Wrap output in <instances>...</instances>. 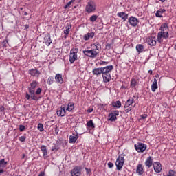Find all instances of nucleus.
I'll use <instances>...</instances> for the list:
<instances>
[{
	"label": "nucleus",
	"mask_w": 176,
	"mask_h": 176,
	"mask_svg": "<svg viewBox=\"0 0 176 176\" xmlns=\"http://www.w3.org/2000/svg\"><path fill=\"white\" fill-rule=\"evenodd\" d=\"M55 80L56 82L59 83L60 85H63V82H64V80L63 79V74H56Z\"/></svg>",
	"instance_id": "6ab92c4d"
},
{
	"label": "nucleus",
	"mask_w": 176,
	"mask_h": 176,
	"mask_svg": "<svg viewBox=\"0 0 176 176\" xmlns=\"http://www.w3.org/2000/svg\"><path fill=\"white\" fill-rule=\"evenodd\" d=\"M29 74L32 76H39V75H41V72H39L36 69H32L29 70Z\"/></svg>",
	"instance_id": "aec40b11"
},
{
	"label": "nucleus",
	"mask_w": 176,
	"mask_h": 176,
	"mask_svg": "<svg viewBox=\"0 0 176 176\" xmlns=\"http://www.w3.org/2000/svg\"><path fill=\"white\" fill-rule=\"evenodd\" d=\"M126 154H121L118 156L116 162V166L117 167V170L120 171L122 170L124 164V157H126Z\"/></svg>",
	"instance_id": "7ed1b4c3"
},
{
	"label": "nucleus",
	"mask_w": 176,
	"mask_h": 176,
	"mask_svg": "<svg viewBox=\"0 0 176 176\" xmlns=\"http://www.w3.org/2000/svg\"><path fill=\"white\" fill-rule=\"evenodd\" d=\"M3 109V107H1V109Z\"/></svg>",
	"instance_id": "338daca9"
},
{
	"label": "nucleus",
	"mask_w": 176,
	"mask_h": 176,
	"mask_svg": "<svg viewBox=\"0 0 176 176\" xmlns=\"http://www.w3.org/2000/svg\"><path fill=\"white\" fill-rule=\"evenodd\" d=\"M163 13H166V9H162L160 8L159 10H157L155 13L156 17L162 18L163 17Z\"/></svg>",
	"instance_id": "393cba45"
},
{
	"label": "nucleus",
	"mask_w": 176,
	"mask_h": 176,
	"mask_svg": "<svg viewBox=\"0 0 176 176\" xmlns=\"http://www.w3.org/2000/svg\"><path fill=\"white\" fill-rule=\"evenodd\" d=\"M93 75H101L102 74V67L94 68L92 71Z\"/></svg>",
	"instance_id": "5701e85b"
},
{
	"label": "nucleus",
	"mask_w": 176,
	"mask_h": 176,
	"mask_svg": "<svg viewBox=\"0 0 176 176\" xmlns=\"http://www.w3.org/2000/svg\"><path fill=\"white\" fill-rule=\"evenodd\" d=\"M0 173H1V174L4 173L3 168H0Z\"/></svg>",
	"instance_id": "4d7b16f0"
},
{
	"label": "nucleus",
	"mask_w": 176,
	"mask_h": 176,
	"mask_svg": "<svg viewBox=\"0 0 176 176\" xmlns=\"http://www.w3.org/2000/svg\"><path fill=\"white\" fill-rule=\"evenodd\" d=\"M157 89V79L154 78L153 82L151 85V91L155 93Z\"/></svg>",
	"instance_id": "a878e982"
},
{
	"label": "nucleus",
	"mask_w": 176,
	"mask_h": 176,
	"mask_svg": "<svg viewBox=\"0 0 176 176\" xmlns=\"http://www.w3.org/2000/svg\"><path fill=\"white\" fill-rule=\"evenodd\" d=\"M164 176H176V172L173 170H170L168 174Z\"/></svg>",
	"instance_id": "f704fd0d"
},
{
	"label": "nucleus",
	"mask_w": 176,
	"mask_h": 176,
	"mask_svg": "<svg viewBox=\"0 0 176 176\" xmlns=\"http://www.w3.org/2000/svg\"><path fill=\"white\" fill-rule=\"evenodd\" d=\"M8 166V162L5 161V159L0 160V168H5Z\"/></svg>",
	"instance_id": "7c9ffc66"
},
{
	"label": "nucleus",
	"mask_w": 176,
	"mask_h": 176,
	"mask_svg": "<svg viewBox=\"0 0 176 176\" xmlns=\"http://www.w3.org/2000/svg\"><path fill=\"white\" fill-rule=\"evenodd\" d=\"M109 120L110 122H115L118 118L116 116H119V111L116 110L113 111L112 113H110L109 115Z\"/></svg>",
	"instance_id": "9d476101"
},
{
	"label": "nucleus",
	"mask_w": 176,
	"mask_h": 176,
	"mask_svg": "<svg viewBox=\"0 0 176 176\" xmlns=\"http://www.w3.org/2000/svg\"><path fill=\"white\" fill-rule=\"evenodd\" d=\"M136 174H138L139 175H142V174H144V167H142V164H139L137 166Z\"/></svg>",
	"instance_id": "412c9836"
},
{
	"label": "nucleus",
	"mask_w": 176,
	"mask_h": 176,
	"mask_svg": "<svg viewBox=\"0 0 176 176\" xmlns=\"http://www.w3.org/2000/svg\"><path fill=\"white\" fill-rule=\"evenodd\" d=\"M161 2H165L166 0H160Z\"/></svg>",
	"instance_id": "0e129e2a"
},
{
	"label": "nucleus",
	"mask_w": 176,
	"mask_h": 176,
	"mask_svg": "<svg viewBox=\"0 0 176 176\" xmlns=\"http://www.w3.org/2000/svg\"><path fill=\"white\" fill-rule=\"evenodd\" d=\"M38 82L34 80L30 84L28 88L29 94H25L26 100H28L29 101H31V100H32L33 101H38V100H41V98H42V97L39 96V94L42 93V89L38 88L35 91V89L36 88Z\"/></svg>",
	"instance_id": "f257e3e1"
},
{
	"label": "nucleus",
	"mask_w": 176,
	"mask_h": 176,
	"mask_svg": "<svg viewBox=\"0 0 176 176\" xmlns=\"http://www.w3.org/2000/svg\"><path fill=\"white\" fill-rule=\"evenodd\" d=\"M93 111H94V109L93 108H89L87 109L88 113H91V112H93Z\"/></svg>",
	"instance_id": "8fccbe9b"
},
{
	"label": "nucleus",
	"mask_w": 176,
	"mask_h": 176,
	"mask_svg": "<svg viewBox=\"0 0 176 176\" xmlns=\"http://www.w3.org/2000/svg\"><path fill=\"white\" fill-rule=\"evenodd\" d=\"M147 43L150 46H156V38L151 36L147 38Z\"/></svg>",
	"instance_id": "a211bd4d"
},
{
	"label": "nucleus",
	"mask_w": 176,
	"mask_h": 176,
	"mask_svg": "<svg viewBox=\"0 0 176 176\" xmlns=\"http://www.w3.org/2000/svg\"><path fill=\"white\" fill-rule=\"evenodd\" d=\"M87 126L88 127H91V129H94V127H96L94 126V123H93V120H89V122H87Z\"/></svg>",
	"instance_id": "72a5a7b5"
},
{
	"label": "nucleus",
	"mask_w": 176,
	"mask_h": 176,
	"mask_svg": "<svg viewBox=\"0 0 176 176\" xmlns=\"http://www.w3.org/2000/svg\"><path fill=\"white\" fill-rule=\"evenodd\" d=\"M134 102V98L131 97L129 98L126 102L125 103L124 108H129V107H130V105H132L133 103Z\"/></svg>",
	"instance_id": "b1692460"
},
{
	"label": "nucleus",
	"mask_w": 176,
	"mask_h": 176,
	"mask_svg": "<svg viewBox=\"0 0 176 176\" xmlns=\"http://www.w3.org/2000/svg\"><path fill=\"white\" fill-rule=\"evenodd\" d=\"M6 42H8V38H6Z\"/></svg>",
	"instance_id": "69168bd1"
},
{
	"label": "nucleus",
	"mask_w": 176,
	"mask_h": 176,
	"mask_svg": "<svg viewBox=\"0 0 176 176\" xmlns=\"http://www.w3.org/2000/svg\"><path fill=\"white\" fill-rule=\"evenodd\" d=\"M106 47L107 49H111V44H107Z\"/></svg>",
	"instance_id": "6e6d98bb"
},
{
	"label": "nucleus",
	"mask_w": 176,
	"mask_h": 176,
	"mask_svg": "<svg viewBox=\"0 0 176 176\" xmlns=\"http://www.w3.org/2000/svg\"><path fill=\"white\" fill-rule=\"evenodd\" d=\"M78 138H79V136L78 135V134L76 135L73 134L70 135L69 140V144H75V142H76V141L78 140Z\"/></svg>",
	"instance_id": "dca6fc26"
},
{
	"label": "nucleus",
	"mask_w": 176,
	"mask_h": 176,
	"mask_svg": "<svg viewBox=\"0 0 176 176\" xmlns=\"http://www.w3.org/2000/svg\"><path fill=\"white\" fill-rule=\"evenodd\" d=\"M53 42V40H52V38L50 37V34H47L44 37V43L47 46H50L52 45V43Z\"/></svg>",
	"instance_id": "ddd939ff"
},
{
	"label": "nucleus",
	"mask_w": 176,
	"mask_h": 176,
	"mask_svg": "<svg viewBox=\"0 0 176 176\" xmlns=\"http://www.w3.org/2000/svg\"><path fill=\"white\" fill-rule=\"evenodd\" d=\"M132 109H133L132 107H129L128 109H126L125 110L126 113H129L130 112V111H131Z\"/></svg>",
	"instance_id": "09e8293b"
},
{
	"label": "nucleus",
	"mask_w": 176,
	"mask_h": 176,
	"mask_svg": "<svg viewBox=\"0 0 176 176\" xmlns=\"http://www.w3.org/2000/svg\"><path fill=\"white\" fill-rule=\"evenodd\" d=\"M113 107H114V108H120V107H122V102H120V101H116V102H114L113 104H112Z\"/></svg>",
	"instance_id": "2f4dec72"
},
{
	"label": "nucleus",
	"mask_w": 176,
	"mask_h": 176,
	"mask_svg": "<svg viewBox=\"0 0 176 176\" xmlns=\"http://www.w3.org/2000/svg\"><path fill=\"white\" fill-rule=\"evenodd\" d=\"M128 22L132 27H137V25L138 24V23H140L138 19L135 16H131L128 19Z\"/></svg>",
	"instance_id": "1a4fd4ad"
},
{
	"label": "nucleus",
	"mask_w": 176,
	"mask_h": 176,
	"mask_svg": "<svg viewBox=\"0 0 176 176\" xmlns=\"http://www.w3.org/2000/svg\"><path fill=\"white\" fill-rule=\"evenodd\" d=\"M107 166H108L109 168H112V167H113V163L110 162L107 164Z\"/></svg>",
	"instance_id": "de8ad7c7"
},
{
	"label": "nucleus",
	"mask_w": 176,
	"mask_h": 176,
	"mask_svg": "<svg viewBox=\"0 0 176 176\" xmlns=\"http://www.w3.org/2000/svg\"><path fill=\"white\" fill-rule=\"evenodd\" d=\"M37 129H38V130H39V131H41V132L43 131V124L42 123H39V124H38Z\"/></svg>",
	"instance_id": "79ce46f5"
},
{
	"label": "nucleus",
	"mask_w": 176,
	"mask_h": 176,
	"mask_svg": "<svg viewBox=\"0 0 176 176\" xmlns=\"http://www.w3.org/2000/svg\"><path fill=\"white\" fill-rule=\"evenodd\" d=\"M136 50L138 53H142V52H144V45H142V44L137 45Z\"/></svg>",
	"instance_id": "c756f323"
},
{
	"label": "nucleus",
	"mask_w": 176,
	"mask_h": 176,
	"mask_svg": "<svg viewBox=\"0 0 176 176\" xmlns=\"http://www.w3.org/2000/svg\"><path fill=\"white\" fill-rule=\"evenodd\" d=\"M72 176H80L82 175V168L80 166H75L71 170Z\"/></svg>",
	"instance_id": "0eeeda50"
},
{
	"label": "nucleus",
	"mask_w": 176,
	"mask_h": 176,
	"mask_svg": "<svg viewBox=\"0 0 176 176\" xmlns=\"http://www.w3.org/2000/svg\"><path fill=\"white\" fill-rule=\"evenodd\" d=\"M94 46L96 47L95 50H101V45L98 42H96L94 43Z\"/></svg>",
	"instance_id": "58836bf2"
},
{
	"label": "nucleus",
	"mask_w": 176,
	"mask_h": 176,
	"mask_svg": "<svg viewBox=\"0 0 176 176\" xmlns=\"http://www.w3.org/2000/svg\"><path fill=\"white\" fill-rule=\"evenodd\" d=\"M24 130H25V126L24 125H19V131H21V133H23Z\"/></svg>",
	"instance_id": "c03bdc74"
},
{
	"label": "nucleus",
	"mask_w": 176,
	"mask_h": 176,
	"mask_svg": "<svg viewBox=\"0 0 176 176\" xmlns=\"http://www.w3.org/2000/svg\"><path fill=\"white\" fill-rule=\"evenodd\" d=\"M57 116H65L67 115V110L65 109V106L63 104L60 109H58L56 111Z\"/></svg>",
	"instance_id": "6e6552de"
},
{
	"label": "nucleus",
	"mask_w": 176,
	"mask_h": 176,
	"mask_svg": "<svg viewBox=\"0 0 176 176\" xmlns=\"http://www.w3.org/2000/svg\"><path fill=\"white\" fill-rule=\"evenodd\" d=\"M85 170H87V174H89V169L87 168H85Z\"/></svg>",
	"instance_id": "052dcab7"
},
{
	"label": "nucleus",
	"mask_w": 176,
	"mask_h": 176,
	"mask_svg": "<svg viewBox=\"0 0 176 176\" xmlns=\"http://www.w3.org/2000/svg\"><path fill=\"white\" fill-rule=\"evenodd\" d=\"M26 138H27V137H25V135L23 136H21L19 138V141H21V142H25Z\"/></svg>",
	"instance_id": "37998d69"
},
{
	"label": "nucleus",
	"mask_w": 176,
	"mask_h": 176,
	"mask_svg": "<svg viewBox=\"0 0 176 176\" xmlns=\"http://www.w3.org/2000/svg\"><path fill=\"white\" fill-rule=\"evenodd\" d=\"M85 11L87 13H93V12H96V3L93 1H89L85 7Z\"/></svg>",
	"instance_id": "39448f33"
},
{
	"label": "nucleus",
	"mask_w": 176,
	"mask_h": 176,
	"mask_svg": "<svg viewBox=\"0 0 176 176\" xmlns=\"http://www.w3.org/2000/svg\"><path fill=\"white\" fill-rule=\"evenodd\" d=\"M168 36H169L168 32H166L165 34V39H167V38H168Z\"/></svg>",
	"instance_id": "5fc2aeb1"
},
{
	"label": "nucleus",
	"mask_w": 176,
	"mask_h": 176,
	"mask_svg": "<svg viewBox=\"0 0 176 176\" xmlns=\"http://www.w3.org/2000/svg\"><path fill=\"white\" fill-rule=\"evenodd\" d=\"M25 30H28L30 28V25L28 24L24 25Z\"/></svg>",
	"instance_id": "603ef678"
},
{
	"label": "nucleus",
	"mask_w": 176,
	"mask_h": 176,
	"mask_svg": "<svg viewBox=\"0 0 176 176\" xmlns=\"http://www.w3.org/2000/svg\"><path fill=\"white\" fill-rule=\"evenodd\" d=\"M157 42H159L160 43H162V42H163V38L162 37V34H157Z\"/></svg>",
	"instance_id": "ea45409f"
},
{
	"label": "nucleus",
	"mask_w": 176,
	"mask_h": 176,
	"mask_svg": "<svg viewBox=\"0 0 176 176\" xmlns=\"http://www.w3.org/2000/svg\"><path fill=\"white\" fill-rule=\"evenodd\" d=\"M165 28H168V24L165 23H163L161 27H160V30L162 31V32H164V29Z\"/></svg>",
	"instance_id": "e433bc0d"
},
{
	"label": "nucleus",
	"mask_w": 176,
	"mask_h": 176,
	"mask_svg": "<svg viewBox=\"0 0 176 176\" xmlns=\"http://www.w3.org/2000/svg\"><path fill=\"white\" fill-rule=\"evenodd\" d=\"M153 168L155 173L162 172V164L160 162H156L153 164Z\"/></svg>",
	"instance_id": "f8f14e48"
},
{
	"label": "nucleus",
	"mask_w": 176,
	"mask_h": 176,
	"mask_svg": "<svg viewBox=\"0 0 176 176\" xmlns=\"http://www.w3.org/2000/svg\"><path fill=\"white\" fill-rule=\"evenodd\" d=\"M82 53L85 54V56H87V57H89L90 58H96L97 56H98V52L96 50V49L94 50H85L82 51Z\"/></svg>",
	"instance_id": "20e7f679"
},
{
	"label": "nucleus",
	"mask_w": 176,
	"mask_h": 176,
	"mask_svg": "<svg viewBox=\"0 0 176 176\" xmlns=\"http://www.w3.org/2000/svg\"><path fill=\"white\" fill-rule=\"evenodd\" d=\"M135 151L137 152H144V151L146 150V144L144 143H140L138 142V144H135L134 145Z\"/></svg>",
	"instance_id": "423d86ee"
},
{
	"label": "nucleus",
	"mask_w": 176,
	"mask_h": 176,
	"mask_svg": "<svg viewBox=\"0 0 176 176\" xmlns=\"http://www.w3.org/2000/svg\"><path fill=\"white\" fill-rule=\"evenodd\" d=\"M41 151L43 152V156L45 159L47 157V149L46 148V146L42 145L41 146Z\"/></svg>",
	"instance_id": "bb28decb"
},
{
	"label": "nucleus",
	"mask_w": 176,
	"mask_h": 176,
	"mask_svg": "<svg viewBox=\"0 0 176 176\" xmlns=\"http://www.w3.org/2000/svg\"><path fill=\"white\" fill-rule=\"evenodd\" d=\"M135 86H137V80H135V79H132L131 82V87H135Z\"/></svg>",
	"instance_id": "a19ab883"
},
{
	"label": "nucleus",
	"mask_w": 176,
	"mask_h": 176,
	"mask_svg": "<svg viewBox=\"0 0 176 176\" xmlns=\"http://www.w3.org/2000/svg\"><path fill=\"white\" fill-rule=\"evenodd\" d=\"M102 78H103V81L105 83H107V82L111 81V74L110 73H102Z\"/></svg>",
	"instance_id": "2eb2a0df"
},
{
	"label": "nucleus",
	"mask_w": 176,
	"mask_h": 176,
	"mask_svg": "<svg viewBox=\"0 0 176 176\" xmlns=\"http://www.w3.org/2000/svg\"><path fill=\"white\" fill-rule=\"evenodd\" d=\"M75 2V0H71L68 2L66 6H65V9H69L71 8V5Z\"/></svg>",
	"instance_id": "c9c22d12"
},
{
	"label": "nucleus",
	"mask_w": 176,
	"mask_h": 176,
	"mask_svg": "<svg viewBox=\"0 0 176 176\" xmlns=\"http://www.w3.org/2000/svg\"><path fill=\"white\" fill-rule=\"evenodd\" d=\"M112 69H113V65H111L109 66L102 67V74H110L109 72H111Z\"/></svg>",
	"instance_id": "4468645a"
},
{
	"label": "nucleus",
	"mask_w": 176,
	"mask_h": 176,
	"mask_svg": "<svg viewBox=\"0 0 176 176\" xmlns=\"http://www.w3.org/2000/svg\"><path fill=\"white\" fill-rule=\"evenodd\" d=\"M155 78H159V74H156V75L155 76Z\"/></svg>",
	"instance_id": "680f3d73"
},
{
	"label": "nucleus",
	"mask_w": 176,
	"mask_h": 176,
	"mask_svg": "<svg viewBox=\"0 0 176 176\" xmlns=\"http://www.w3.org/2000/svg\"><path fill=\"white\" fill-rule=\"evenodd\" d=\"M158 34H162V38H164V39H166V32L161 31L160 32H158Z\"/></svg>",
	"instance_id": "49530a36"
},
{
	"label": "nucleus",
	"mask_w": 176,
	"mask_h": 176,
	"mask_svg": "<svg viewBox=\"0 0 176 176\" xmlns=\"http://www.w3.org/2000/svg\"><path fill=\"white\" fill-rule=\"evenodd\" d=\"M54 82V78L53 76H50L47 80V83L48 85H53Z\"/></svg>",
	"instance_id": "473e14b6"
},
{
	"label": "nucleus",
	"mask_w": 176,
	"mask_h": 176,
	"mask_svg": "<svg viewBox=\"0 0 176 176\" xmlns=\"http://www.w3.org/2000/svg\"><path fill=\"white\" fill-rule=\"evenodd\" d=\"M70 28H72V25H71V23H67V25L65 26L66 30H64L65 35H68L69 34Z\"/></svg>",
	"instance_id": "c85d7f7f"
},
{
	"label": "nucleus",
	"mask_w": 176,
	"mask_h": 176,
	"mask_svg": "<svg viewBox=\"0 0 176 176\" xmlns=\"http://www.w3.org/2000/svg\"><path fill=\"white\" fill-rule=\"evenodd\" d=\"M101 108H104L105 107L104 104H100Z\"/></svg>",
	"instance_id": "e2e57ef3"
},
{
	"label": "nucleus",
	"mask_w": 176,
	"mask_h": 176,
	"mask_svg": "<svg viewBox=\"0 0 176 176\" xmlns=\"http://www.w3.org/2000/svg\"><path fill=\"white\" fill-rule=\"evenodd\" d=\"M24 16H28V13L27 12H24Z\"/></svg>",
	"instance_id": "bf43d9fd"
},
{
	"label": "nucleus",
	"mask_w": 176,
	"mask_h": 176,
	"mask_svg": "<svg viewBox=\"0 0 176 176\" xmlns=\"http://www.w3.org/2000/svg\"><path fill=\"white\" fill-rule=\"evenodd\" d=\"M148 74H150V75H152V74H153L152 70H148Z\"/></svg>",
	"instance_id": "13d9d810"
},
{
	"label": "nucleus",
	"mask_w": 176,
	"mask_h": 176,
	"mask_svg": "<svg viewBox=\"0 0 176 176\" xmlns=\"http://www.w3.org/2000/svg\"><path fill=\"white\" fill-rule=\"evenodd\" d=\"M52 151H58V148H57V147H56V146H54L52 148Z\"/></svg>",
	"instance_id": "3c124183"
},
{
	"label": "nucleus",
	"mask_w": 176,
	"mask_h": 176,
	"mask_svg": "<svg viewBox=\"0 0 176 176\" xmlns=\"http://www.w3.org/2000/svg\"><path fill=\"white\" fill-rule=\"evenodd\" d=\"M97 19H98V16H97V15H92L89 18V20H90V21H91V23H94V21H96Z\"/></svg>",
	"instance_id": "4c0bfd02"
},
{
	"label": "nucleus",
	"mask_w": 176,
	"mask_h": 176,
	"mask_svg": "<svg viewBox=\"0 0 176 176\" xmlns=\"http://www.w3.org/2000/svg\"><path fill=\"white\" fill-rule=\"evenodd\" d=\"M117 16L118 17H120L122 20L124 22L126 21L127 19H129V14L124 12H120L117 13Z\"/></svg>",
	"instance_id": "9b49d317"
},
{
	"label": "nucleus",
	"mask_w": 176,
	"mask_h": 176,
	"mask_svg": "<svg viewBox=\"0 0 176 176\" xmlns=\"http://www.w3.org/2000/svg\"><path fill=\"white\" fill-rule=\"evenodd\" d=\"M98 64H100V65H107L108 64V62L107 61H104V60H100Z\"/></svg>",
	"instance_id": "a18cd8bd"
},
{
	"label": "nucleus",
	"mask_w": 176,
	"mask_h": 176,
	"mask_svg": "<svg viewBox=\"0 0 176 176\" xmlns=\"http://www.w3.org/2000/svg\"><path fill=\"white\" fill-rule=\"evenodd\" d=\"M147 116H148L146 114H143V115H142V119H146Z\"/></svg>",
	"instance_id": "864d4df0"
},
{
	"label": "nucleus",
	"mask_w": 176,
	"mask_h": 176,
	"mask_svg": "<svg viewBox=\"0 0 176 176\" xmlns=\"http://www.w3.org/2000/svg\"><path fill=\"white\" fill-rule=\"evenodd\" d=\"M79 52V48H72L70 50V54L69 56V60L70 64H74L76 60H78V53Z\"/></svg>",
	"instance_id": "f03ea898"
},
{
	"label": "nucleus",
	"mask_w": 176,
	"mask_h": 176,
	"mask_svg": "<svg viewBox=\"0 0 176 176\" xmlns=\"http://www.w3.org/2000/svg\"><path fill=\"white\" fill-rule=\"evenodd\" d=\"M74 109H75V103H68L66 111H68V112H72Z\"/></svg>",
	"instance_id": "cd10ccee"
},
{
	"label": "nucleus",
	"mask_w": 176,
	"mask_h": 176,
	"mask_svg": "<svg viewBox=\"0 0 176 176\" xmlns=\"http://www.w3.org/2000/svg\"><path fill=\"white\" fill-rule=\"evenodd\" d=\"M94 35H96L95 32H89L84 35L83 39L84 41H89V39L94 38Z\"/></svg>",
	"instance_id": "f3484780"
},
{
	"label": "nucleus",
	"mask_w": 176,
	"mask_h": 176,
	"mask_svg": "<svg viewBox=\"0 0 176 176\" xmlns=\"http://www.w3.org/2000/svg\"><path fill=\"white\" fill-rule=\"evenodd\" d=\"M152 164H153V160H152V157H148L145 162V165L149 168L152 167Z\"/></svg>",
	"instance_id": "4be33fe9"
}]
</instances>
